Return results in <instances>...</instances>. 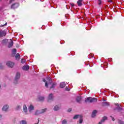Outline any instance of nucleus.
Wrapping results in <instances>:
<instances>
[{
	"instance_id": "a211bd4d",
	"label": "nucleus",
	"mask_w": 124,
	"mask_h": 124,
	"mask_svg": "<svg viewBox=\"0 0 124 124\" xmlns=\"http://www.w3.org/2000/svg\"><path fill=\"white\" fill-rule=\"evenodd\" d=\"M23 111L24 112H25V113H27V112L28 111V108H27V106H26V105H24L23 106Z\"/></svg>"
},
{
	"instance_id": "20e7f679",
	"label": "nucleus",
	"mask_w": 124,
	"mask_h": 124,
	"mask_svg": "<svg viewBox=\"0 0 124 124\" xmlns=\"http://www.w3.org/2000/svg\"><path fill=\"white\" fill-rule=\"evenodd\" d=\"M19 3H14L12 5H11V8L12 9H15L16 8H18L19 7Z\"/></svg>"
},
{
	"instance_id": "c85d7f7f",
	"label": "nucleus",
	"mask_w": 124,
	"mask_h": 124,
	"mask_svg": "<svg viewBox=\"0 0 124 124\" xmlns=\"http://www.w3.org/2000/svg\"><path fill=\"white\" fill-rule=\"evenodd\" d=\"M40 113V111H38V110H37V111L35 112V116H37V115H39V114H41V113Z\"/></svg>"
},
{
	"instance_id": "bb28decb",
	"label": "nucleus",
	"mask_w": 124,
	"mask_h": 124,
	"mask_svg": "<svg viewBox=\"0 0 124 124\" xmlns=\"http://www.w3.org/2000/svg\"><path fill=\"white\" fill-rule=\"evenodd\" d=\"M47 81H49L50 84L52 83V79H51V78H50V77H47Z\"/></svg>"
},
{
	"instance_id": "ea45409f",
	"label": "nucleus",
	"mask_w": 124,
	"mask_h": 124,
	"mask_svg": "<svg viewBox=\"0 0 124 124\" xmlns=\"http://www.w3.org/2000/svg\"><path fill=\"white\" fill-rule=\"evenodd\" d=\"M14 0H10V2H9V3H12V2L14 1Z\"/></svg>"
},
{
	"instance_id": "cd10ccee",
	"label": "nucleus",
	"mask_w": 124,
	"mask_h": 124,
	"mask_svg": "<svg viewBox=\"0 0 124 124\" xmlns=\"http://www.w3.org/2000/svg\"><path fill=\"white\" fill-rule=\"evenodd\" d=\"M118 123L119 124H124V122L120 120L118 121Z\"/></svg>"
},
{
	"instance_id": "b1692460",
	"label": "nucleus",
	"mask_w": 124,
	"mask_h": 124,
	"mask_svg": "<svg viewBox=\"0 0 124 124\" xmlns=\"http://www.w3.org/2000/svg\"><path fill=\"white\" fill-rule=\"evenodd\" d=\"M43 82H45V87H46V88H48V82L47 81H46V79H43Z\"/></svg>"
},
{
	"instance_id": "c756f323",
	"label": "nucleus",
	"mask_w": 124,
	"mask_h": 124,
	"mask_svg": "<svg viewBox=\"0 0 124 124\" xmlns=\"http://www.w3.org/2000/svg\"><path fill=\"white\" fill-rule=\"evenodd\" d=\"M67 124V121H66V120H63L62 121V124Z\"/></svg>"
},
{
	"instance_id": "a18cd8bd",
	"label": "nucleus",
	"mask_w": 124,
	"mask_h": 124,
	"mask_svg": "<svg viewBox=\"0 0 124 124\" xmlns=\"http://www.w3.org/2000/svg\"><path fill=\"white\" fill-rule=\"evenodd\" d=\"M3 41H4V40H3Z\"/></svg>"
},
{
	"instance_id": "4c0bfd02",
	"label": "nucleus",
	"mask_w": 124,
	"mask_h": 124,
	"mask_svg": "<svg viewBox=\"0 0 124 124\" xmlns=\"http://www.w3.org/2000/svg\"><path fill=\"white\" fill-rule=\"evenodd\" d=\"M115 105H116V106H118V107H120V104L119 103L115 104Z\"/></svg>"
},
{
	"instance_id": "39448f33",
	"label": "nucleus",
	"mask_w": 124,
	"mask_h": 124,
	"mask_svg": "<svg viewBox=\"0 0 124 124\" xmlns=\"http://www.w3.org/2000/svg\"><path fill=\"white\" fill-rule=\"evenodd\" d=\"M15 64L14 63V62H11L10 61H8L7 62H6V65H7V66L8 67H13V66H14V65Z\"/></svg>"
},
{
	"instance_id": "72a5a7b5",
	"label": "nucleus",
	"mask_w": 124,
	"mask_h": 124,
	"mask_svg": "<svg viewBox=\"0 0 124 124\" xmlns=\"http://www.w3.org/2000/svg\"><path fill=\"white\" fill-rule=\"evenodd\" d=\"M117 109H118V110H119V111H122V110H123V108H122L120 107H118Z\"/></svg>"
},
{
	"instance_id": "6ab92c4d",
	"label": "nucleus",
	"mask_w": 124,
	"mask_h": 124,
	"mask_svg": "<svg viewBox=\"0 0 124 124\" xmlns=\"http://www.w3.org/2000/svg\"><path fill=\"white\" fill-rule=\"evenodd\" d=\"M66 86L65 82H61L60 83V87L64 88Z\"/></svg>"
},
{
	"instance_id": "a19ab883",
	"label": "nucleus",
	"mask_w": 124,
	"mask_h": 124,
	"mask_svg": "<svg viewBox=\"0 0 124 124\" xmlns=\"http://www.w3.org/2000/svg\"><path fill=\"white\" fill-rule=\"evenodd\" d=\"M108 2H113V1H112V0H108Z\"/></svg>"
},
{
	"instance_id": "dca6fc26",
	"label": "nucleus",
	"mask_w": 124,
	"mask_h": 124,
	"mask_svg": "<svg viewBox=\"0 0 124 124\" xmlns=\"http://www.w3.org/2000/svg\"><path fill=\"white\" fill-rule=\"evenodd\" d=\"M97 113V111L96 110H93L92 112V118H94V117L96 116V113Z\"/></svg>"
},
{
	"instance_id": "473e14b6",
	"label": "nucleus",
	"mask_w": 124,
	"mask_h": 124,
	"mask_svg": "<svg viewBox=\"0 0 124 124\" xmlns=\"http://www.w3.org/2000/svg\"><path fill=\"white\" fill-rule=\"evenodd\" d=\"M102 1L101 0H98V4L100 5L101 4Z\"/></svg>"
},
{
	"instance_id": "a878e982",
	"label": "nucleus",
	"mask_w": 124,
	"mask_h": 124,
	"mask_svg": "<svg viewBox=\"0 0 124 124\" xmlns=\"http://www.w3.org/2000/svg\"><path fill=\"white\" fill-rule=\"evenodd\" d=\"M57 85V83H54L52 84L51 87H50V89H54L55 87H56V85Z\"/></svg>"
},
{
	"instance_id": "412c9836",
	"label": "nucleus",
	"mask_w": 124,
	"mask_h": 124,
	"mask_svg": "<svg viewBox=\"0 0 124 124\" xmlns=\"http://www.w3.org/2000/svg\"><path fill=\"white\" fill-rule=\"evenodd\" d=\"M53 110L54 111H58V110H60V107H59V106H55L54 107Z\"/></svg>"
},
{
	"instance_id": "ddd939ff",
	"label": "nucleus",
	"mask_w": 124,
	"mask_h": 124,
	"mask_svg": "<svg viewBox=\"0 0 124 124\" xmlns=\"http://www.w3.org/2000/svg\"><path fill=\"white\" fill-rule=\"evenodd\" d=\"M11 42L9 43V45L8 46V48H11L13 46L14 42L13 41H12L11 39L10 40Z\"/></svg>"
},
{
	"instance_id": "7c9ffc66",
	"label": "nucleus",
	"mask_w": 124,
	"mask_h": 124,
	"mask_svg": "<svg viewBox=\"0 0 124 124\" xmlns=\"http://www.w3.org/2000/svg\"><path fill=\"white\" fill-rule=\"evenodd\" d=\"M26 62V60L25 59H21V63H25Z\"/></svg>"
},
{
	"instance_id": "423d86ee",
	"label": "nucleus",
	"mask_w": 124,
	"mask_h": 124,
	"mask_svg": "<svg viewBox=\"0 0 124 124\" xmlns=\"http://www.w3.org/2000/svg\"><path fill=\"white\" fill-rule=\"evenodd\" d=\"M6 35V31H5L0 30V37H3Z\"/></svg>"
},
{
	"instance_id": "c9c22d12",
	"label": "nucleus",
	"mask_w": 124,
	"mask_h": 124,
	"mask_svg": "<svg viewBox=\"0 0 124 124\" xmlns=\"http://www.w3.org/2000/svg\"><path fill=\"white\" fill-rule=\"evenodd\" d=\"M3 68V66H2V64H0V69H2Z\"/></svg>"
},
{
	"instance_id": "f3484780",
	"label": "nucleus",
	"mask_w": 124,
	"mask_h": 124,
	"mask_svg": "<svg viewBox=\"0 0 124 124\" xmlns=\"http://www.w3.org/2000/svg\"><path fill=\"white\" fill-rule=\"evenodd\" d=\"M108 118L106 116H104L102 118V119L100 121L101 122H102V123H104V122H105V121L107 120Z\"/></svg>"
},
{
	"instance_id": "9b49d317",
	"label": "nucleus",
	"mask_w": 124,
	"mask_h": 124,
	"mask_svg": "<svg viewBox=\"0 0 124 124\" xmlns=\"http://www.w3.org/2000/svg\"><path fill=\"white\" fill-rule=\"evenodd\" d=\"M110 104L107 102H104L102 104V106L105 107V106H109Z\"/></svg>"
},
{
	"instance_id": "393cba45",
	"label": "nucleus",
	"mask_w": 124,
	"mask_h": 124,
	"mask_svg": "<svg viewBox=\"0 0 124 124\" xmlns=\"http://www.w3.org/2000/svg\"><path fill=\"white\" fill-rule=\"evenodd\" d=\"M20 124H27V121L26 120H22L20 122Z\"/></svg>"
},
{
	"instance_id": "5701e85b",
	"label": "nucleus",
	"mask_w": 124,
	"mask_h": 124,
	"mask_svg": "<svg viewBox=\"0 0 124 124\" xmlns=\"http://www.w3.org/2000/svg\"><path fill=\"white\" fill-rule=\"evenodd\" d=\"M47 110V108H44L41 110V111L39 113V114H43V113H45L46 112V110Z\"/></svg>"
},
{
	"instance_id": "0eeeda50",
	"label": "nucleus",
	"mask_w": 124,
	"mask_h": 124,
	"mask_svg": "<svg viewBox=\"0 0 124 124\" xmlns=\"http://www.w3.org/2000/svg\"><path fill=\"white\" fill-rule=\"evenodd\" d=\"M53 93H50L49 94L48 99H47V101L48 102H51V101H53Z\"/></svg>"
},
{
	"instance_id": "1a4fd4ad",
	"label": "nucleus",
	"mask_w": 124,
	"mask_h": 124,
	"mask_svg": "<svg viewBox=\"0 0 124 124\" xmlns=\"http://www.w3.org/2000/svg\"><path fill=\"white\" fill-rule=\"evenodd\" d=\"M77 3L78 6H82L83 5V0H78Z\"/></svg>"
},
{
	"instance_id": "c03bdc74",
	"label": "nucleus",
	"mask_w": 124,
	"mask_h": 124,
	"mask_svg": "<svg viewBox=\"0 0 124 124\" xmlns=\"http://www.w3.org/2000/svg\"><path fill=\"white\" fill-rule=\"evenodd\" d=\"M0 118H1V115H0Z\"/></svg>"
},
{
	"instance_id": "79ce46f5",
	"label": "nucleus",
	"mask_w": 124,
	"mask_h": 124,
	"mask_svg": "<svg viewBox=\"0 0 124 124\" xmlns=\"http://www.w3.org/2000/svg\"><path fill=\"white\" fill-rule=\"evenodd\" d=\"M71 5L72 7H73L74 6V3H71Z\"/></svg>"
},
{
	"instance_id": "6e6552de",
	"label": "nucleus",
	"mask_w": 124,
	"mask_h": 124,
	"mask_svg": "<svg viewBox=\"0 0 124 124\" xmlns=\"http://www.w3.org/2000/svg\"><path fill=\"white\" fill-rule=\"evenodd\" d=\"M17 52V50L16 48H14L12 51V57H15V55H16V52Z\"/></svg>"
},
{
	"instance_id": "f704fd0d",
	"label": "nucleus",
	"mask_w": 124,
	"mask_h": 124,
	"mask_svg": "<svg viewBox=\"0 0 124 124\" xmlns=\"http://www.w3.org/2000/svg\"><path fill=\"white\" fill-rule=\"evenodd\" d=\"M20 108H21V106H17L16 107V110H19V109H20Z\"/></svg>"
},
{
	"instance_id": "2eb2a0df",
	"label": "nucleus",
	"mask_w": 124,
	"mask_h": 124,
	"mask_svg": "<svg viewBox=\"0 0 124 124\" xmlns=\"http://www.w3.org/2000/svg\"><path fill=\"white\" fill-rule=\"evenodd\" d=\"M7 109H8V106L7 105H5L3 106V108H2V111H7Z\"/></svg>"
},
{
	"instance_id": "f8f14e48",
	"label": "nucleus",
	"mask_w": 124,
	"mask_h": 124,
	"mask_svg": "<svg viewBox=\"0 0 124 124\" xmlns=\"http://www.w3.org/2000/svg\"><path fill=\"white\" fill-rule=\"evenodd\" d=\"M77 102L80 103L82 100V97L81 96H78L76 99Z\"/></svg>"
},
{
	"instance_id": "9d476101",
	"label": "nucleus",
	"mask_w": 124,
	"mask_h": 124,
	"mask_svg": "<svg viewBox=\"0 0 124 124\" xmlns=\"http://www.w3.org/2000/svg\"><path fill=\"white\" fill-rule=\"evenodd\" d=\"M23 70H29L30 69V66L29 65H25L22 67Z\"/></svg>"
},
{
	"instance_id": "aec40b11",
	"label": "nucleus",
	"mask_w": 124,
	"mask_h": 124,
	"mask_svg": "<svg viewBox=\"0 0 124 124\" xmlns=\"http://www.w3.org/2000/svg\"><path fill=\"white\" fill-rule=\"evenodd\" d=\"M15 57L16 58V60H19V59H20V54L17 53L15 55Z\"/></svg>"
},
{
	"instance_id": "58836bf2",
	"label": "nucleus",
	"mask_w": 124,
	"mask_h": 124,
	"mask_svg": "<svg viewBox=\"0 0 124 124\" xmlns=\"http://www.w3.org/2000/svg\"><path fill=\"white\" fill-rule=\"evenodd\" d=\"M110 117H111L113 122L115 121V118L114 117H112V116H110Z\"/></svg>"
},
{
	"instance_id": "f03ea898",
	"label": "nucleus",
	"mask_w": 124,
	"mask_h": 124,
	"mask_svg": "<svg viewBox=\"0 0 124 124\" xmlns=\"http://www.w3.org/2000/svg\"><path fill=\"white\" fill-rule=\"evenodd\" d=\"M73 120H76L77 119H79V124H82L83 123V116L81 115H75L73 118Z\"/></svg>"
},
{
	"instance_id": "37998d69",
	"label": "nucleus",
	"mask_w": 124,
	"mask_h": 124,
	"mask_svg": "<svg viewBox=\"0 0 124 124\" xmlns=\"http://www.w3.org/2000/svg\"><path fill=\"white\" fill-rule=\"evenodd\" d=\"M38 123H39V119H38V123H35L34 124H38Z\"/></svg>"
},
{
	"instance_id": "4468645a",
	"label": "nucleus",
	"mask_w": 124,
	"mask_h": 124,
	"mask_svg": "<svg viewBox=\"0 0 124 124\" xmlns=\"http://www.w3.org/2000/svg\"><path fill=\"white\" fill-rule=\"evenodd\" d=\"M28 109L29 110V112H31V111L34 110V107H33V106H32V105H31L29 107Z\"/></svg>"
},
{
	"instance_id": "4be33fe9",
	"label": "nucleus",
	"mask_w": 124,
	"mask_h": 124,
	"mask_svg": "<svg viewBox=\"0 0 124 124\" xmlns=\"http://www.w3.org/2000/svg\"><path fill=\"white\" fill-rule=\"evenodd\" d=\"M44 97L40 96L38 97L39 101H44Z\"/></svg>"
},
{
	"instance_id": "7ed1b4c3",
	"label": "nucleus",
	"mask_w": 124,
	"mask_h": 124,
	"mask_svg": "<svg viewBox=\"0 0 124 124\" xmlns=\"http://www.w3.org/2000/svg\"><path fill=\"white\" fill-rule=\"evenodd\" d=\"M20 76H21V74H20V73L17 72L16 73V78L15 79V81H14L15 84H17V82L18 80H19V79H20Z\"/></svg>"
},
{
	"instance_id": "2f4dec72",
	"label": "nucleus",
	"mask_w": 124,
	"mask_h": 124,
	"mask_svg": "<svg viewBox=\"0 0 124 124\" xmlns=\"http://www.w3.org/2000/svg\"><path fill=\"white\" fill-rule=\"evenodd\" d=\"M6 25H7V23L5 22V23L4 24H1V25H0V27H4V26H6Z\"/></svg>"
},
{
	"instance_id": "f257e3e1",
	"label": "nucleus",
	"mask_w": 124,
	"mask_h": 124,
	"mask_svg": "<svg viewBox=\"0 0 124 124\" xmlns=\"http://www.w3.org/2000/svg\"><path fill=\"white\" fill-rule=\"evenodd\" d=\"M97 99L96 98H92L91 97H87L85 100V102L86 103H92L93 102H97Z\"/></svg>"
},
{
	"instance_id": "e433bc0d",
	"label": "nucleus",
	"mask_w": 124,
	"mask_h": 124,
	"mask_svg": "<svg viewBox=\"0 0 124 124\" xmlns=\"http://www.w3.org/2000/svg\"><path fill=\"white\" fill-rule=\"evenodd\" d=\"M71 111H72V108H69L67 110V112H71Z\"/></svg>"
}]
</instances>
